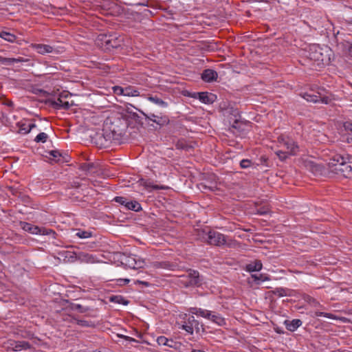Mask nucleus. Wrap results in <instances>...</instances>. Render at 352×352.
I'll use <instances>...</instances> for the list:
<instances>
[{
  "instance_id": "f257e3e1",
  "label": "nucleus",
  "mask_w": 352,
  "mask_h": 352,
  "mask_svg": "<svg viewBox=\"0 0 352 352\" xmlns=\"http://www.w3.org/2000/svg\"><path fill=\"white\" fill-rule=\"evenodd\" d=\"M126 129V122L120 118L107 119L104 122L103 129L104 137L107 140L116 141L120 140L124 135Z\"/></svg>"
},
{
  "instance_id": "f03ea898",
  "label": "nucleus",
  "mask_w": 352,
  "mask_h": 352,
  "mask_svg": "<svg viewBox=\"0 0 352 352\" xmlns=\"http://www.w3.org/2000/svg\"><path fill=\"white\" fill-rule=\"evenodd\" d=\"M342 155L334 153L328 162L331 170L344 177H352V162Z\"/></svg>"
},
{
  "instance_id": "7ed1b4c3",
  "label": "nucleus",
  "mask_w": 352,
  "mask_h": 352,
  "mask_svg": "<svg viewBox=\"0 0 352 352\" xmlns=\"http://www.w3.org/2000/svg\"><path fill=\"white\" fill-rule=\"evenodd\" d=\"M197 239L211 245L221 246L227 245L229 247L232 245L233 241L222 233L214 230L206 232L204 230L197 231Z\"/></svg>"
},
{
  "instance_id": "20e7f679",
  "label": "nucleus",
  "mask_w": 352,
  "mask_h": 352,
  "mask_svg": "<svg viewBox=\"0 0 352 352\" xmlns=\"http://www.w3.org/2000/svg\"><path fill=\"white\" fill-rule=\"evenodd\" d=\"M331 53V50L329 47L312 45L309 47V58L318 66L321 67L329 64Z\"/></svg>"
},
{
  "instance_id": "39448f33",
  "label": "nucleus",
  "mask_w": 352,
  "mask_h": 352,
  "mask_svg": "<svg viewBox=\"0 0 352 352\" xmlns=\"http://www.w3.org/2000/svg\"><path fill=\"white\" fill-rule=\"evenodd\" d=\"M302 97L307 102L318 103L321 102L325 104L331 103L334 98L331 94H324V90L318 91L317 94L314 93L305 92L302 94Z\"/></svg>"
},
{
  "instance_id": "423d86ee",
  "label": "nucleus",
  "mask_w": 352,
  "mask_h": 352,
  "mask_svg": "<svg viewBox=\"0 0 352 352\" xmlns=\"http://www.w3.org/2000/svg\"><path fill=\"white\" fill-rule=\"evenodd\" d=\"M179 281L186 287H199L201 285L202 278L198 271L189 270L186 275L181 276Z\"/></svg>"
},
{
  "instance_id": "0eeeda50",
  "label": "nucleus",
  "mask_w": 352,
  "mask_h": 352,
  "mask_svg": "<svg viewBox=\"0 0 352 352\" xmlns=\"http://www.w3.org/2000/svg\"><path fill=\"white\" fill-rule=\"evenodd\" d=\"M183 319L184 321L182 322L181 326L179 327V329L186 331L190 335L193 334L194 330H195L197 333L199 332V322L195 318L192 314H185Z\"/></svg>"
},
{
  "instance_id": "6e6552de",
  "label": "nucleus",
  "mask_w": 352,
  "mask_h": 352,
  "mask_svg": "<svg viewBox=\"0 0 352 352\" xmlns=\"http://www.w3.org/2000/svg\"><path fill=\"white\" fill-rule=\"evenodd\" d=\"M278 142L280 146L286 149L285 152L288 155H295L299 151L298 146L296 142L289 137L280 136L278 138Z\"/></svg>"
},
{
  "instance_id": "1a4fd4ad",
  "label": "nucleus",
  "mask_w": 352,
  "mask_h": 352,
  "mask_svg": "<svg viewBox=\"0 0 352 352\" xmlns=\"http://www.w3.org/2000/svg\"><path fill=\"white\" fill-rule=\"evenodd\" d=\"M21 227L23 230L28 232L32 234H41V235H50L55 237L56 232L51 229H46L45 228H40L37 226H34L30 223L23 222L21 223Z\"/></svg>"
},
{
  "instance_id": "9d476101",
  "label": "nucleus",
  "mask_w": 352,
  "mask_h": 352,
  "mask_svg": "<svg viewBox=\"0 0 352 352\" xmlns=\"http://www.w3.org/2000/svg\"><path fill=\"white\" fill-rule=\"evenodd\" d=\"M67 97V94L61 93L57 98L49 100V103L56 109H68L71 104L66 100Z\"/></svg>"
},
{
  "instance_id": "9b49d317",
  "label": "nucleus",
  "mask_w": 352,
  "mask_h": 352,
  "mask_svg": "<svg viewBox=\"0 0 352 352\" xmlns=\"http://www.w3.org/2000/svg\"><path fill=\"white\" fill-rule=\"evenodd\" d=\"M122 265L131 269H139L144 267L145 262L140 258H136L135 256H124L121 261Z\"/></svg>"
},
{
  "instance_id": "f8f14e48",
  "label": "nucleus",
  "mask_w": 352,
  "mask_h": 352,
  "mask_svg": "<svg viewBox=\"0 0 352 352\" xmlns=\"http://www.w3.org/2000/svg\"><path fill=\"white\" fill-rule=\"evenodd\" d=\"M143 115L145 117L146 120L151 121L153 122H155L156 124H157L160 126H166L170 122L168 117L166 115H162V114L155 115L152 113H143Z\"/></svg>"
},
{
  "instance_id": "ddd939ff",
  "label": "nucleus",
  "mask_w": 352,
  "mask_h": 352,
  "mask_svg": "<svg viewBox=\"0 0 352 352\" xmlns=\"http://www.w3.org/2000/svg\"><path fill=\"white\" fill-rule=\"evenodd\" d=\"M8 346H7L8 349H12L14 351H20L22 350L29 349L31 346L30 344L26 341H15V340H9Z\"/></svg>"
},
{
  "instance_id": "4468645a",
  "label": "nucleus",
  "mask_w": 352,
  "mask_h": 352,
  "mask_svg": "<svg viewBox=\"0 0 352 352\" xmlns=\"http://www.w3.org/2000/svg\"><path fill=\"white\" fill-rule=\"evenodd\" d=\"M19 128L18 133L26 135L29 133L33 129L36 128V124L32 122L21 121L16 124Z\"/></svg>"
},
{
  "instance_id": "2eb2a0df",
  "label": "nucleus",
  "mask_w": 352,
  "mask_h": 352,
  "mask_svg": "<svg viewBox=\"0 0 352 352\" xmlns=\"http://www.w3.org/2000/svg\"><path fill=\"white\" fill-rule=\"evenodd\" d=\"M31 47L40 54L45 55L46 54L54 52V47L49 45L34 43L31 45Z\"/></svg>"
},
{
  "instance_id": "dca6fc26",
  "label": "nucleus",
  "mask_w": 352,
  "mask_h": 352,
  "mask_svg": "<svg viewBox=\"0 0 352 352\" xmlns=\"http://www.w3.org/2000/svg\"><path fill=\"white\" fill-rule=\"evenodd\" d=\"M138 183L140 186H144L148 191H151L153 190H165L168 188L167 186L155 185L150 180L144 179H140L138 181Z\"/></svg>"
},
{
  "instance_id": "f3484780",
  "label": "nucleus",
  "mask_w": 352,
  "mask_h": 352,
  "mask_svg": "<svg viewBox=\"0 0 352 352\" xmlns=\"http://www.w3.org/2000/svg\"><path fill=\"white\" fill-rule=\"evenodd\" d=\"M218 77V74L216 71L211 69H204L201 74V79L206 82H211L216 81Z\"/></svg>"
},
{
  "instance_id": "a211bd4d",
  "label": "nucleus",
  "mask_w": 352,
  "mask_h": 352,
  "mask_svg": "<svg viewBox=\"0 0 352 352\" xmlns=\"http://www.w3.org/2000/svg\"><path fill=\"white\" fill-rule=\"evenodd\" d=\"M197 94L199 100L205 104H212L216 98V96L211 93L199 92Z\"/></svg>"
},
{
  "instance_id": "6ab92c4d",
  "label": "nucleus",
  "mask_w": 352,
  "mask_h": 352,
  "mask_svg": "<svg viewBox=\"0 0 352 352\" xmlns=\"http://www.w3.org/2000/svg\"><path fill=\"white\" fill-rule=\"evenodd\" d=\"M189 311L192 315H196L197 316H201L202 318L208 319L210 316L211 315V311L206 309H203L201 308L198 307H190L189 309Z\"/></svg>"
},
{
  "instance_id": "aec40b11",
  "label": "nucleus",
  "mask_w": 352,
  "mask_h": 352,
  "mask_svg": "<svg viewBox=\"0 0 352 352\" xmlns=\"http://www.w3.org/2000/svg\"><path fill=\"white\" fill-rule=\"evenodd\" d=\"M284 324L288 331L294 332L302 325V322L300 319H294L292 320H286Z\"/></svg>"
},
{
  "instance_id": "412c9836",
  "label": "nucleus",
  "mask_w": 352,
  "mask_h": 352,
  "mask_svg": "<svg viewBox=\"0 0 352 352\" xmlns=\"http://www.w3.org/2000/svg\"><path fill=\"white\" fill-rule=\"evenodd\" d=\"M147 100L162 108H166L168 106V102L164 100L157 95H150L147 97Z\"/></svg>"
},
{
  "instance_id": "4be33fe9",
  "label": "nucleus",
  "mask_w": 352,
  "mask_h": 352,
  "mask_svg": "<svg viewBox=\"0 0 352 352\" xmlns=\"http://www.w3.org/2000/svg\"><path fill=\"white\" fill-rule=\"evenodd\" d=\"M50 155L52 157H50V160L58 162V163H64L67 162V155L63 156L62 153H60L58 151H51L49 153Z\"/></svg>"
},
{
  "instance_id": "5701e85b",
  "label": "nucleus",
  "mask_w": 352,
  "mask_h": 352,
  "mask_svg": "<svg viewBox=\"0 0 352 352\" xmlns=\"http://www.w3.org/2000/svg\"><path fill=\"white\" fill-rule=\"evenodd\" d=\"M28 61L27 59H25L22 57L19 58H5L0 56V63L5 65H11L15 63H22Z\"/></svg>"
},
{
  "instance_id": "b1692460",
  "label": "nucleus",
  "mask_w": 352,
  "mask_h": 352,
  "mask_svg": "<svg viewBox=\"0 0 352 352\" xmlns=\"http://www.w3.org/2000/svg\"><path fill=\"white\" fill-rule=\"evenodd\" d=\"M102 36L101 40L105 43V45L109 47H117L119 45L118 42L117 41L116 38H111L112 36H107L106 34H100Z\"/></svg>"
},
{
  "instance_id": "393cba45",
  "label": "nucleus",
  "mask_w": 352,
  "mask_h": 352,
  "mask_svg": "<svg viewBox=\"0 0 352 352\" xmlns=\"http://www.w3.org/2000/svg\"><path fill=\"white\" fill-rule=\"evenodd\" d=\"M76 258L81 262H85L87 263H93L95 262V258L92 254L85 253V252H79Z\"/></svg>"
},
{
  "instance_id": "a878e982",
  "label": "nucleus",
  "mask_w": 352,
  "mask_h": 352,
  "mask_svg": "<svg viewBox=\"0 0 352 352\" xmlns=\"http://www.w3.org/2000/svg\"><path fill=\"white\" fill-rule=\"evenodd\" d=\"M263 265L261 261L256 260L248 264L245 267L246 271L249 272H258L262 269Z\"/></svg>"
},
{
  "instance_id": "bb28decb",
  "label": "nucleus",
  "mask_w": 352,
  "mask_h": 352,
  "mask_svg": "<svg viewBox=\"0 0 352 352\" xmlns=\"http://www.w3.org/2000/svg\"><path fill=\"white\" fill-rule=\"evenodd\" d=\"M304 300L307 302L311 307L314 308H322L323 306L320 305L319 301H318L314 298L311 297L309 295H306L303 297Z\"/></svg>"
},
{
  "instance_id": "cd10ccee",
  "label": "nucleus",
  "mask_w": 352,
  "mask_h": 352,
  "mask_svg": "<svg viewBox=\"0 0 352 352\" xmlns=\"http://www.w3.org/2000/svg\"><path fill=\"white\" fill-rule=\"evenodd\" d=\"M125 208L126 210H133L135 212H139L142 210L141 205L137 201H128V202L126 203Z\"/></svg>"
},
{
  "instance_id": "c85d7f7f",
  "label": "nucleus",
  "mask_w": 352,
  "mask_h": 352,
  "mask_svg": "<svg viewBox=\"0 0 352 352\" xmlns=\"http://www.w3.org/2000/svg\"><path fill=\"white\" fill-rule=\"evenodd\" d=\"M208 320L217 324L219 326H222L226 324L224 318L223 317H221V316L220 314H212V311H211V315L210 316V318H208Z\"/></svg>"
},
{
  "instance_id": "c756f323",
  "label": "nucleus",
  "mask_w": 352,
  "mask_h": 352,
  "mask_svg": "<svg viewBox=\"0 0 352 352\" xmlns=\"http://www.w3.org/2000/svg\"><path fill=\"white\" fill-rule=\"evenodd\" d=\"M0 37L10 43H14L16 39V37L14 34L6 31H2L0 33Z\"/></svg>"
},
{
  "instance_id": "7c9ffc66",
  "label": "nucleus",
  "mask_w": 352,
  "mask_h": 352,
  "mask_svg": "<svg viewBox=\"0 0 352 352\" xmlns=\"http://www.w3.org/2000/svg\"><path fill=\"white\" fill-rule=\"evenodd\" d=\"M140 95V92L138 89H134L131 86H128L124 87V94L125 96H138Z\"/></svg>"
},
{
  "instance_id": "2f4dec72",
  "label": "nucleus",
  "mask_w": 352,
  "mask_h": 352,
  "mask_svg": "<svg viewBox=\"0 0 352 352\" xmlns=\"http://www.w3.org/2000/svg\"><path fill=\"white\" fill-rule=\"evenodd\" d=\"M289 290L288 289L283 288V287H277L274 290L272 291V292L274 295H276L279 297L289 296Z\"/></svg>"
},
{
  "instance_id": "473e14b6",
  "label": "nucleus",
  "mask_w": 352,
  "mask_h": 352,
  "mask_svg": "<svg viewBox=\"0 0 352 352\" xmlns=\"http://www.w3.org/2000/svg\"><path fill=\"white\" fill-rule=\"evenodd\" d=\"M76 322V324L79 326L84 327H95L94 322L91 321L85 320H78L75 318H72Z\"/></svg>"
},
{
  "instance_id": "72a5a7b5",
  "label": "nucleus",
  "mask_w": 352,
  "mask_h": 352,
  "mask_svg": "<svg viewBox=\"0 0 352 352\" xmlns=\"http://www.w3.org/2000/svg\"><path fill=\"white\" fill-rule=\"evenodd\" d=\"M314 315L316 317L323 316V317H325V318H329V319H332V320L337 319V317L334 314H333L323 312V311H320L318 310H317V311H316L314 312Z\"/></svg>"
},
{
  "instance_id": "f704fd0d",
  "label": "nucleus",
  "mask_w": 352,
  "mask_h": 352,
  "mask_svg": "<svg viewBox=\"0 0 352 352\" xmlns=\"http://www.w3.org/2000/svg\"><path fill=\"white\" fill-rule=\"evenodd\" d=\"M343 131L345 134L352 135V121H346L343 123Z\"/></svg>"
},
{
  "instance_id": "c9c22d12",
  "label": "nucleus",
  "mask_w": 352,
  "mask_h": 352,
  "mask_svg": "<svg viewBox=\"0 0 352 352\" xmlns=\"http://www.w3.org/2000/svg\"><path fill=\"white\" fill-rule=\"evenodd\" d=\"M47 138H48V135L45 133L41 132V133H38L35 137L34 140L36 143H39V142L45 143L47 142Z\"/></svg>"
},
{
  "instance_id": "e433bc0d",
  "label": "nucleus",
  "mask_w": 352,
  "mask_h": 352,
  "mask_svg": "<svg viewBox=\"0 0 352 352\" xmlns=\"http://www.w3.org/2000/svg\"><path fill=\"white\" fill-rule=\"evenodd\" d=\"M252 278L254 281L261 280V281H267L270 280V278L267 274H261L259 275L257 274H252Z\"/></svg>"
},
{
  "instance_id": "4c0bfd02",
  "label": "nucleus",
  "mask_w": 352,
  "mask_h": 352,
  "mask_svg": "<svg viewBox=\"0 0 352 352\" xmlns=\"http://www.w3.org/2000/svg\"><path fill=\"white\" fill-rule=\"evenodd\" d=\"M110 300L111 302H114L119 303V304H123V305L128 304V301L124 300V298L123 297H122L121 296H111L110 298Z\"/></svg>"
},
{
  "instance_id": "58836bf2",
  "label": "nucleus",
  "mask_w": 352,
  "mask_h": 352,
  "mask_svg": "<svg viewBox=\"0 0 352 352\" xmlns=\"http://www.w3.org/2000/svg\"><path fill=\"white\" fill-rule=\"evenodd\" d=\"M72 309L78 311V312L83 314V313H85L87 311H88L89 308L85 307L80 304H74L72 306Z\"/></svg>"
},
{
  "instance_id": "ea45409f",
  "label": "nucleus",
  "mask_w": 352,
  "mask_h": 352,
  "mask_svg": "<svg viewBox=\"0 0 352 352\" xmlns=\"http://www.w3.org/2000/svg\"><path fill=\"white\" fill-rule=\"evenodd\" d=\"M252 164V161L248 159L242 160L240 162V166L242 168H247L248 167H250Z\"/></svg>"
},
{
  "instance_id": "a19ab883",
  "label": "nucleus",
  "mask_w": 352,
  "mask_h": 352,
  "mask_svg": "<svg viewBox=\"0 0 352 352\" xmlns=\"http://www.w3.org/2000/svg\"><path fill=\"white\" fill-rule=\"evenodd\" d=\"M91 232L87 231H78L76 233V236H78L80 239H87L91 236Z\"/></svg>"
},
{
  "instance_id": "79ce46f5",
  "label": "nucleus",
  "mask_w": 352,
  "mask_h": 352,
  "mask_svg": "<svg viewBox=\"0 0 352 352\" xmlns=\"http://www.w3.org/2000/svg\"><path fill=\"white\" fill-rule=\"evenodd\" d=\"M168 340L165 336H161L157 338V342L159 345L165 346L167 344Z\"/></svg>"
},
{
  "instance_id": "37998d69",
  "label": "nucleus",
  "mask_w": 352,
  "mask_h": 352,
  "mask_svg": "<svg viewBox=\"0 0 352 352\" xmlns=\"http://www.w3.org/2000/svg\"><path fill=\"white\" fill-rule=\"evenodd\" d=\"M113 92L117 95H122L124 94V87H122L120 86H115L113 87Z\"/></svg>"
},
{
  "instance_id": "c03bdc74",
  "label": "nucleus",
  "mask_w": 352,
  "mask_h": 352,
  "mask_svg": "<svg viewBox=\"0 0 352 352\" xmlns=\"http://www.w3.org/2000/svg\"><path fill=\"white\" fill-rule=\"evenodd\" d=\"M276 155L278 156L280 159L283 160L287 157L288 154L285 151H278L276 152Z\"/></svg>"
},
{
  "instance_id": "a18cd8bd",
  "label": "nucleus",
  "mask_w": 352,
  "mask_h": 352,
  "mask_svg": "<svg viewBox=\"0 0 352 352\" xmlns=\"http://www.w3.org/2000/svg\"><path fill=\"white\" fill-rule=\"evenodd\" d=\"M118 283L120 285H124L128 284L130 282V279L129 278H119L117 280Z\"/></svg>"
},
{
  "instance_id": "49530a36",
  "label": "nucleus",
  "mask_w": 352,
  "mask_h": 352,
  "mask_svg": "<svg viewBox=\"0 0 352 352\" xmlns=\"http://www.w3.org/2000/svg\"><path fill=\"white\" fill-rule=\"evenodd\" d=\"M134 283L135 285H144V287H149L151 285V283L149 282H147V281H144V280H137L134 282Z\"/></svg>"
},
{
  "instance_id": "de8ad7c7",
  "label": "nucleus",
  "mask_w": 352,
  "mask_h": 352,
  "mask_svg": "<svg viewBox=\"0 0 352 352\" xmlns=\"http://www.w3.org/2000/svg\"><path fill=\"white\" fill-rule=\"evenodd\" d=\"M125 199H126V198H125V197H119V196H118V197H116L113 199V200H114L116 202H117V203H118V204H120L121 205L122 204H123V201H125Z\"/></svg>"
},
{
  "instance_id": "09e8293b",
  "label": "nucleus",
  "mask_w": 352,
  "mask_h": 352,
  "mask_svg": "<svg viewBox=\"0 0 352 352\" xmlns=\"http://www.w3.org/2000/svg\"><path fill=\"white\" fill-rule=\"evenodd\" d=\"M269 212V209L267 208H263L258 210V214H265Z\"/></svg>"
},
{
  "instance_id": "8fccbe9b",
  "label": "nucleus",
  "mask_w": 352,
  "mask_h": 352,
  "mask_svg": "<svg viewBox=\"0 0 352 352\" xmlns=\"http://www.w3.org/2000/svg\"><path fill=\"white\" fill-rule=\"evenodd\" d=\"M154 265L155 267H161L165 268L167 267L168 265L166 263H155Z\"/></svg>"
},
{
  "instance_id": "3c124183",
  "label": "nucleus",
  "mask_w": 352,
  "mask_h": 352,
  "mask_svg": "<svg viewBox=\"0 0 352 352\" xmlns=\"http://www.w3.org/2000/svg\"><path fill=\"white\" fill-rule=\"evenodd\" d=\"M173 340H168L167 344H165V346L173 347Z\"/></svg>"
},
{
  "instance_id": "603ef678",
  "label": "nucleus",
  "mask_w": 352,
  "mask_h": 352,
  "mask_svg": "<svg viewBox=\"0 0 352 352\" xmlns=\"http://www.w3.org/2000/svg\"><path fill=\"white\" fill-rule=\"evenodd\" d=\"M6 104L7 106H8V107H13V102H12V101H10V100L7 101V102H6Z\"/></svg>"
},
{
  "instance_id": "864d4df0",
  "label": "nucleus",
  "mask_w": 352,
  "mask_h": 352,
  "mask_svg": "<svg viewBox=\"0 0 352 352\" xmlns=\"http://www.w3.org/2000/svg\"><path fill=\"white\" fill-rule=\"evenodd\" d=\"M349 52L352 56V43L349 47Z\"/></svg>"
},
{
  "instance_id": "5fc2aeb1",
  "label": "nucleus",
  "mask_w": 352,
  "mask_h": 352,
  "mask_svg": "<svg viewBox=\"0 0 352 352\" xmlns=\"http://www.w3.org/2000/svg\"><path fill=\"white\" fill-rule=\"evenodd\" d=\"M127 202H128V200H127V199L126 198V199H125V201H123V204H122L121 205L124 206V208H126V203H127Z\"/></svg>"
},
{
  "instance_id": "6e6d98bb",
  "label": "nucleus",
  "mask_w": 352,
  "mask_h": 352,
  "mask_svg": "<svg viewBox=\"0 0 352 352\" xmlns=\"http://www.w3.org/2000/svg\"><path fill=\"white\" fill-rule=\"evenodd\" d=\"M94 352H102V351L96 350V351H94Z\"/></svg>"
},
{
  "instance_id": "4d7b16f0",
  "label": "nucleus",
  "mask_w": 352,
  "mask_h": 352,
  "mask_svg": "<svg viewBox=\"0 0 352 352\" xmlns=\"http://www.w3.org/2000/svg\"><path fill=\"white\" fill-rule=\"evenodd\" d=\"M350 23H351V24H352V19H351V21H350Z\"/></svg>"
}]
</instances>
